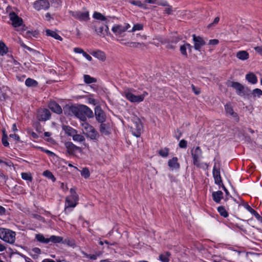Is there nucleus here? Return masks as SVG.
<instances>
[{
  "instance_id": "5fc2aeb1",
  "label": "nucleus",
  "mask_w": 262,
  "mask_h": 262,
  "mask_svg": "<svg viewBox=\"0 0 262 262\" xmlns=\"http://www.w3.org/2000/svg\"><path fill=\"white\" fill-rule=\"evenodd\" d=\"M20 46L21 47H23L24 49H27V50L29 51L30 52H36V50H34L33 49L31 48L30 47L26 46L24 43L21 42L20 43Z\"/></svg>"
},
{
  "instance_id": "052dcab7",
  "label": "nucleus",
  "mask_w": 262,
  "mask_h": 262,
  "mask_svg": "<svg viewBox=\"0 0 262 262\" xmlns=\"http://www.w3.org/2000/svg\"><path fill=\"white\" fill-rule=\"evenodd\" d=\"M219 41L218 39H210L209 42V45H216L219 43Z\"/></svg>"
},
{
  "instance_id": "a878e982",
  "label": "nucleus",
  "mask_w": 262,
  "mask_h": 262,
  "mask_svg": "<svg viewBox=\"0 0 262 262\" xmlns=\"http://www.w3.org/2000/svg\"><path fill=\"white\" fill-rule=\"evenodd\" d=\"M93 17L96 19L104 21L105 24L108 23L109 20L108 19V18L102 15L100 12H95L93 14Z\"/></svg>"
},
{
  "instance_id": "473e14b6",
  "label": "nucleus",
  "mask_w": 262,
  "mask_h": 262,
  "mask_svg": "<svg viewBox=\"0 0 262 262\" xmlns=\"http://www.w3.org/2000/svg\"><path fill=\"white\" fill-rule=\"evenodd\" d=\"M148 95V93L146 91L143 92V94L141 95H135L133 103H139L143 101L146 96Z\"/></svg>"
},
{
  "instance_id": "7c9ffc66",
  "label": "nucleus",
  "mask_w": 262,
  "mask_h": 262,
  "mask_svg": "<svg viewBox=\"0 0 262 262\" xmlns=\"http://www.w3.org/2000/svg\"><path fill=\"white\" fill-rule=\"evenodd\" d=\"M225 110L227 114L232 116L233 117L235 118L237 117V114L234 112L232 107L230 104H226L225 105Z\"/></svg>"
},
{
  "instance_id": "1a4fd4ad",
  "label": "nucleus",
  "mask_w": 262,
  "mask_h": 262,
  "mask_svg": "<svg viewBox=\"0 0 262 262\" xmlns=\"http://www.w3.org/2000/svg\"><path fill=\"white\" fill-rule=\"evenodd\" d=\"M69 13L75 19L81 21H86L90 19L89 11L82 12L80 11H70Z\"/></svg>"
},
{
  "instance_id": "393cba45",
  "label": "nucleus",
  "mask_w": 262,
  "mask_h": 262,
  "mask_svg": "<svg viewBox=\"0 0 262 262\" xmlns=\"http://www.w3.org/2000/svg\"><path fill=\"white\" fill-rule=\"evenodd\" d=\"M236 57L241 60H246L249 59V54L245 50H241L238 51L236 54Z\"/></svg>"
},
{
  "instance_id": "aec40b11",
  "label": "nucleus",
  "mask_w": 262,
  "mask_h": 262,
  "mask_svg": "<svg viewBox=\"0 0 262 262\" xmlns=\"http://www.w3.org/2000/svg\"><path fill=\"white\" fill-rule=\"evenodd\" d=\"M178 161V159L177 157H173L172 159L169 160L168 165L171 169H178L180 168V165Z\"/></svg>"
},
{
  "instance_id": "37998d69",
  "label": "nucleus",
  "mask_w": 262,
  "mask_h": 262,
  "mask_svg": "<svg viewBox=\"0 0 262 262\" xmlns=\"http://www.w3.org/2000/svg\"><path fill=\"white\" fill-rule=\"evenodd\" d=\"M159 154L162 157H167L169 154V149L168 148H165L164 149H160L159 151Z\"/></svg>"
},
{
  "instance_id": "13d9d810",
  "label": "nucleus",
  "mask_w": 262,
  "mask_h": 262,
  "mask_svg": "<svg viewBox=\"0 0 262 262\" xmlns=\"http://www.w3.org/2000/svg\"><path fill=\"white\" fill-rule=\"evenodd\" d=\"M9 137L10 138H12L13 139H14L15 140L17 141H20V138L19 137V136L17 134H10L9 135Z\"/></svg>"
},
{
  "instance_id": "5701e85b",
  "label": "nucleus",
  "mask_w": 262,
  "mask_h": 262,
  "mask_svg": "<svg viewBox=\"0 0 262 262\" xmlns=\"http://www.w3.org/2000/svg\"><path fill=\"white\" fill-rule=\"evenodd\" d=\"M73 140L75 142L82 143L83 145L85 147H88L89 145L85 142V137L80 134H77L75 133L72 137Z\"/></svg>"
},
{
  "instance_id": "0e129e2a",
  "label": "nucleus",
  "mask_w": 262,
  "mask_h": 262,
  "mask_svg": "<svg viewBox=\"0 0 262 262\" xmlns=\"http://www.w3.org/2000/svg\"><path fill=\"white\" fill-rule=\"evenodd\" d=\"M255 51L260 55H262V47H256L254 48Z\"/></svg>"
},
{
  "instance_id": "e433bc0d",
  "label": "nucleus",
  "mask_w": 262,
  "mask_h": 262,
  "mask_svg": "<svg viewBox=\"0 0 262 262\" xmlns=\"http://www.w3.org/2000/svg\"><path fill=\"white\" fill-rule=\"evenodd\" d=\"M8 52V48L6 44L3 41H0V54L3 56L6 54Z\"/></svg>"
},
{
  "instance_id": "f704fd0d",
  "label": "nucleus",
  "mask_w": 262,
  "mask_h": 262,
  "mask_svg": "<svg viewBox=\"0 0 262 262\" xmlns=\"http://www.w3.org/2000/svg\"><path fill=\"white\" fill-rule=\"evenodd\" d=\"M217 210L222 216L224 217H227L228 216V213L224 206H219L217 208Z\"/></svg>"
},
{
  "instance_id": "c85d7f7f",
  "label": "nucleus",
  "mask_w": 262,
  "mask_h": 262,
  "mask_svg": "<svg viewBox=\"0 0 262 262\" xmlns=\"http://www.w3.org/2000/svg\"><path fill=\"white\" fill-rule=\"evenodd\" d=\"M46 35L47 36H51L53 38H54L56 39L59 40H62V38L58 35L56 32L49 30L47 29L46 31Z\"/></svg>"
},
{
  "instance_id": "dca6fc26",
  "label": "nucleus",
  "mask_w": 262,
  "mask_h": 262,
  "mask_svg": "<svg viewBox=\"0 0 262 262\" xmlns=\"http://www.w3.org/2000/svg\"><path fill=\"white\" fill-rule=\"evenodd\" d=\"M86 136L89 138L91 140L96 141H98L99 138V134L98 132L93 126L90 127V129L86 131L85 133Z\"/></svg>"
},
{
  "instance_id": "bb28decb",
  "label": "nucleus",
  "mask_w": 262,
  "mask_h": 262,
  "mask_svg": "<svg viewBox=\"0 0 262 262\" xmlns=\"http://www.w3.org/2000/svg\"><path fill=\"white\" fill-rule=\"evenodd\" d=\"M62 129L64 131L65 133L69 136L73 137L75 133H77V130L76 129L68 125H63L62 126Z\"/></svg>"
},
{
  "instance_id": "f3484780",
  "label": "nucleus",
  "mask_w": 262,
  "mask_h": 262,
  "mask_svg": "<svg viewBox=\"0 0 262 262\" xmlns=\"http://www.w3.org/2000/svg\"><path fill=\"white\" fill-rule=\"evenodd\" d=\"M213 177L214 179V182L216 184L221 186L223 183L222 178L221 177L220 169H217L216 166L214 165L212 171Z\"/></svg>"
},
{
  "instance_id": "cd10ccee",
  "label": "nucleus",
  "mask_w": 262,
  "mask_h": 262,
  "mask_svg": "<svg viewBox=\"0 0 262 262\" xmlns=\"http://www.w3.org/2000/svg\"><path fill=\"white\" fill-rule=\"evenodd\" d=\"M246 80L252 84H255L257 82V79L256 75L253 73L247 74L246 75Z\"/></svg>"
},
{
  "instance_id": "2eb2a0df",
  "label": "nucleus",
  "mask_w": 262,
  "mask_h": 262,
  "mask_svg": "<svg viewBox=\"0 0 262 262\" xmlns=\"http://www.w3.org/2000/svg\"><path fill=\"white\" fill-rule=\"evenodd\" d=\"M195 50L200 51L202 47L205 45V41L200 36H196L195 34L192 35Z\"/></svg>"
},
{
  "instance_id": "f257e3e1",
  "label": "nucleus",
  "mask_w": 262,
  "mask_h": 262,
  "mask_svg": "<svg viewBox=\"0 0 262 262\" xmlns=\"http://www.w3.org/2000/svg\"><path fill=\"white\" fill-rule=\"evenodd\" d=\"M68 109L70 115L75 116L83 122L86 121L87 117L91 118L94 116L93 111L85 105L81 104L77 106L71 105L68 107Z\"/></svg>"
},
{
  "instance_id": "49530a36",
  "label": "nucleus",
  "mask_w": 262,
  "mask_h": 262,
  "mask_svg": "<svg viewBox=\"0 0 262 262\" xmlns=\"http://www.w3.org/2000/svg\"><path fill=\"white\" fill-rule=\"evenodd\" d=\"M43 176L48 177V178L51 179L53 181H55L56 179L52 173L49 171L46 170L43 172Z\"/></svg>"
},
{
  "instance_id": "2f4dec72",
  "label": "nucleus",
  "mask_w": 262,
  "mask_h": 262,
  "mask_svg": "<svg viewBox=\"0 0 262 262\" xmlns=\"http://www.w3.org/2000/svg\"><path fill=\"white\" fill-rule=\"evenodd\" d=\"M2 142L3 145L5 147H8L9 146V143L8 141V136L5 129H3L2 130Z\"/></svg>"
},
{
  "instance_id": "09e8293b",
  "label": "nucleus",
  "mask_w": 262,
  "mask_h": 262,
  "mask_svg": "<svg viewBox=\"0 0 262 262\" xmlns=\"http://www.w3.org/2000/svg\"><path fill=\"white\" fill-rule=\"evenodd\" d=\"M143 29V25L140 24H137L134 25L133 28L129 32H134L137 30H141Z\"/></svg>"
},
{
  "instance_id": "9d476101",
  "label": "nucleus",
  "mask_w": 262,
  "mask_h": 262,
  "mask_svg": "<svg viewBox=\"0 0 262 262\" xmlns=\"http://www.w3.org/2000/svg\"><path fill=\"white\" fill-rule=\"evenodd\" d=\"M51 118V113L47 108H39L37 112V118L39 121H46Z\"/></svg>"
},
{
  "instance_id": "4c0bfd02",
  "label": "nucleus",
  "mask_w": 262,
  "mask_h": 262,
  "mask_svg": "<svg viewBox=\"0 0 262 262\" xmlns=\"http://www.w3.org/2000/svg\"><path fill=\"white\" fill-rule=\"evenodd\" d=\"M251 94L253 98L260 97L262 95V90L259 89H255L251 92H249V95Z\"/></svg>"
},
{
  "instance_id": "0eeeda50",
  "label": "nucleus",
  "mask_w": 262,
  "mask_h": 262,
  "mask_svg": "<svg viewBox=\"0 0 262 262\" xmlns=\"http://www.w3.org/2000/svg\"><path fill=\"white\" fill-rule=\"evenodd\" d=\"M9 18L12 21V25L14 28H18L22 26V30H26V26L24 24L22 18L19 17L14 12L9 13Z\"/></svg>"
},
{
  "instance_id": "79ce46f5",
  "label": "nucleus",
  "mask_w": 262,
  "mask_h": 262,
  "mask_svg": "<svg viewBox=\"0 0 262 262\" xmlns=\"http://www.w3.org/2000/svg\"><path fill=\"white\" fill-rule=\"evenodd\" d=\"M81 175L85 179L88 178L90 176L89 169L86 167L83 168L81 171Z\"/></svg>"
},
{
  "instance_id": "6e6552de",
  "label": "nucleus",
  "mask_w": 262,
  "mask_h": 262,
  "mask_svg": "<svg viewBox=\"0 0 262 262\" xmlns=\"http://www.w3.org/2000/svg\"><path fill=\"white\" fill-rule=\"evenodd\" d=\"M202 150L200 146H196L191 150V154L194 165L198 167H201L200 159L202 157Z\"/></svg>"
},
{
  "instance_id": "de8ad7c7",
  "label": "nucleus",
  "mask_w": 262,
  "mask_h": 262,
  "mask_svg": "<svg viewBox=\"0 0 262 262\" xmlns=\"http://www.w3.org/2000/svg\"><path fill=\"white\" fill-rule=\"evenodd\" d=\"M130 3L135 6H137L140 8H145V5L141 3L140 1H132Z\"/></svg>"
},
{
  "instance_id": "a211bd4d",
  "label": "nucleus",
  "mask_w": 262,
  "mask_h": 262,
  "mask_svg": "<svg viewBox=\"0 0 262 262\" xmlns=\"http://www.w3.org/2000/svg\"><path fill=\"white\" fill-rule=\"evenodd\" d=\"M48 107L53 112L57 114H60L62 113L61 106L54 101L50 102Z\"/></svg>"
},
{
  "instance_id": "a18cd8bd",
  "label": "nucleus",
  "mask_w": 262,
  "mask_h": 262,
  "mask_svg": "<svg viewBox=\"0 0 262 262\" xmlns=\"http://www.w3.org/2000/svg\"><path fill=\"white\" fill-rule=\"evenodd\" d=\"M38 32L36 31H28L26 32V36L27 37H31L32 36L37 37Z\"/></svg>"
},
{
  "instance_id": "6ab92c4d",
  "label": "nucleus",
  "mask_w": 262,
  "mask_h": 262,
  "mask_svg": "<svg viewBox=\"0 0 262 262\" xmlns=\"http://www.w3.org/2000/svg\"><path fill=\"white\" fill-rule=\"evenodd\" d=\"M112 30L116 36L118 37H122L123 33L125 32L123 26L120 25H116L114 26Z\"/></svg>"
},
{
  "instance_id": "39448f33",
  "label": "nucleus",
  "mask_w": 262,
  "mask_h": 262,
  "mask_svg": "<svg viewBox=\"0 0 262 262\" xmlns=\"http://www.w3.org/2000/svg\"><path fill=\"white\" fill-rule=\"evenodd\" d=\"M228 86L235 89L236 94L239 96H243L245 95L249 96V92H251L248 88H245L242 84L238 82L230 81L229 84H228Z\"/></svg>"
},
{
  "instance_id": "f8f14e48",
  "label": "nucleus",
  "mask_w": 262,
  "mask_h": 262,
  "mask_svg": "<svg viewBox=\"0 0 262 262\" xmlns=\"http://www.w3.org/2000/svg\"><path fill=\"white\" fill-rule=\"evenodd\" d=\"M33 7L37 11L47 10L50 7V3L47 0H38L34 3Z\"/></svg>"
},
{
  "instance_id": "774afa93",
  "label": "nucleus",
  "mask_w": 262,
  "mask_h": 262,
  "mask_svg": "<svg viewBox=\"0 0 262 262\" xmlns=\"http://www.w3.org/2000/svg\"><path fill=\"white\" fill-rule=\"evenodd\" d=\"M74 51L76 53L83 54V53L84 52V51L82 49L79 48H75L74 49Z\"/></svg>"
},
{
  "instance_id": "58836bf2",
  "label": "nucleus",
  "mask_w": 262,
  "mask_h": 262,
  "mask_svg": "<svg viewBox=\"0 0 262 262\" xmlns=\"http://www.w3.org/2000/svg\"><path fill=\"white\" fill-rule=\"evenodd\" d=\"M83 78H84V81L85 83H86L87 84L95 83V82H96V81H97V80L96 78L92 77L89 75H84Z\"/></svg>"
},
{
  "instance_id": "8fccbe9b",
  "label": "nucleus",
  "mask_w": 262,
  "mask_h": 262,
  "mask_svg": "<svg viewBox=\"0 0 262 262\" xmlns=\"http://www.w3.org/2000/svg\"><path fill=\"white\" fill-rule=\"evenodd\" d=\"M129 47L132 48H140L143 46H144V44L143 43H140V42H129Z\"/></svg>"
},
{
  "instance_id": "e2e57ef3",
  "label": "nucleus",
  "mask_w": 262,
  "mask_h": 262,
  "mask_svg": "<svg viewBox=\"0 0 262 262\" xmlns=\"http://www.w3.org/2000/svg\"><path fill=\"white\" fill-rule=\"evenodd\" d=\"M28 133L30 134L32 138L36 139L38 138V136L35 132L33 131H29Z\"/></svg>"
},
{
  "instance_id": "b1692460",
  "label": "nucleus",
  "mask_w": 262,
  "mask_h": 262,
  "mask_svg": "<svg viewBox=\"0 0 262 262\" xmlns=\"http://www.w3.org/2000/svg\"><path fill=\"white\" fill-rule=\"evenodd\" d=\"M99 130L101 134L108 135L110 134V126L109 123H101Z\"/></svg>"
},
{
  "instance_id": "412c9836",
  "label": "nucleus",
  "mask_w": 262,
  "mask_h": 262,
  "mask_svg": "<svg viewBox=\"0 0 262 262\" xmlns=\"http://www.w3.org/2000/svg\"><path fill=\"white\" fill-rule=\"evenodd\" d=\"M212 197L213 200L216 203L219 204L220 203L221 200L223 199V193L220 190L214 191L212 193Z\"/></svg>"
},
{
  "instance_id": "680f3d73",
  "label": "nucleus",
  "mask_w": 262,
  "mask_h": 262,
  "mask_svg": "<svg viewBox=\"0 0 262 262\" xmlns=\"http://www.w3.org/2000/svg\"><path fill=\"white\" fill-rule=\"evenodd\" d=\"M253 215L255 217V218L259 222L262 223V216H261L258 212L256 211L254 213Z\"/></svg>"
},
{
  "instance_id": "6e6d98bb",
  "label": "nucleus",
  "mask_w": 262,
  "mask_h": 262,
  "mask_svg": "<svg viewBox=\"0 0 262 262\" xmlns=\"http://www.w3.org/2000/svg\"><path fill=\"white\" fill-rule=\"evenodd\" d=\"M192 90L195 95L200 94L201 91L199 88H196L193 84L191 85Z\"/></svg>"
},
{
  "instance_id": "423d86ee",
  "label": "nucleus",
  "mask_w": 262,
  "mask_h": 262,
  "mask_svg": "<svg viewBox=\"0 0 262 262\" xmlns=\"http://www.w3.org/2000/svg\"><path fill=\"white\" fill-rule=\"evenodd\" d=\"M93 29L100 36H104L109 32V28L107 24H105L104 26L102 25L100 22L95 21L93 23Z\"/></svg>"
},
{
  "instance_id": "ddd939ff",
  "label": "nucleus",
  "mask_w": 262,
  "mask_h": 262,
  "mask_svg": "<svg viewBox=\"0 0 262 262\" xmlns=\"http://www.w3.org/2000/svg\"><path fill=\"white\" fill-rule=\"evenodd\" d=\"M64 146L67 149V151L70 155H75L76 151L81 152V148L80 147L77 146L72 142H66L64 143Z\"/></svg>"
},
{
  "instance_id": "603ef678",
  "label": "nucleus",
  "mask_w": 262,
  "mask_h": 262,
  "mask_svg": "<svg viewBox=\"0 0 262 262\" xmlns=\"http://www.w3.org/2000/svg\"><path fill=\"white\" fill-rule=\"evenodd\" d=\"M82 126L83 129L85 130V133H86V131L90 129V127H93V126L91 125L87 122H85V121L82 123Z\"/></svg>"
},
{
  "instance_id": "4468645a",
  "label": "nucleus",
  "mask_w": 262,
  "mask_h": 262,
  "mask_svg": "<svg viewBox=\"0 0 262 262\" xmlns=\"http://www.w3.org/2000/svg\"><path fill=\"white\" fill-rule=\"evenodd\" d=\"M95 115L96 119L98 122L103 123L105 121V114L99 105L96 106L95 108Z\"/></svg>"
},
{
  "instance_id": "72a5a7b5",
  "label": "nucleus",
  "mask_w": 262,
  "mask_h": 262,
  "mask_svg": "<svg viewBox=\"0 0 262 262\" xmlns=\"http://www.w3.org/2000/svg\"><path fill=\"white\" fill-rule=\"evenodd\" d=\"M124 96H125V98L128 101H129L131 102H134V97H135V95L133 94L131 92L130 90H126L125 91H124Z\"/></svg>"
},
{
  "instance_id": "4be33fe9",
  "label": "nucleus",
  "mask_w": 262,
  "mask_h": 262,
  "mask_svg": "<svg viewBox=\"0 0 262 262\" xmlns=\"http://www.w3.org/2000/svg\"><path fill=\"white\" fill-rule=\"evenodd\" d=\"M91 54L94 57L98 58L102 61H104L106 59V55L105 53L101 50H97L96 51H93L91 53Z\"/></svg>"
},
{
  "instance_id": "4d7b16f0",
  "label": "nucleus",
  "mask_w": 262,
  "mask_h": 262,
  "mask_svg": "<svg viewBox=\"0 0 262 262\" xmlns=\"http://www.w3.org/2000/svg\"><path fill=\"white\" fill-rule=\"evenodd\" d=\"M167 7H168L165 9L164 12L165 13L167 14L168 15H170L172 12V7L170 6L169 5V6H167Z\"/></svg>"
},
{
  "instance_id": "c03bdc74",
  "label": "nucleus",
  "mask_w": 262,
  "mask_h": 262,
  "mask_svg": "<svg viewBox=\"0 0 262 262\" xmlns=\"http://www.w3.org/2000/svg\"><path fill=\"white\" fill-rule=\"evenodd\" d=\"M187 48L185 44L181 46L180 48V51L181 52V54L184 56L185 58L188 57V54L186 51Z\"/></svg>"
},
{
  "instance_id": "338daca9",
  "label": "nucleus",
  "mask_w": 262,
  "mask_h": 262,
  "mask_svg": "<svg viewBox=\"0 0 262 262\" xmlns=\"http://www.w3.org/2000/svg\"><path fill=\"white\" fill-rule=\"evenodd\" d=\"M219 20H220V17H216L214 19L213 21L211 24H210L209 25L208 27H210L211 26H212L213 25L217 24L219 23Z\"/></svg>"
},
{
  "instance_id": "f03ea898",
  "label": "nucleus",
  "mask_w": 262,
  "mask_h": 262,
  "mask_svg": "<svg viewBox=\"0 0 262 262\" xmlns=\"http://www.w3.org/2000/svg\"><path fill=\"white\" fill-rule=\"evenodd\" d=\"M70 195L67 196L65 200L64 212L67 213L71 211L70 208H74L78 204L79 196L76 192L75 187L71 188L70 190Z\"/></svg>"
},
{
  "instance_id": "bf43d9fd",
  "label": "nucleus",
  "mask_w": 262,
  "mask_h": 262,
  "mask_svg": "<svg viewBox=\"0 0 262 262\" xmlns=\"http://www.w3.org/2000/svg\"><path fill=\"white\" fill-rule=\"evenodd\" d=\"M245 208L253 215L256 212V211L251 208L249 205H246Z\"/></svg>"
},
{
  "instance_id": "20e7f679",
  "label": "nucleus",
  "mask_w": 262,
  "mask_h": 262,
  "mask_svg": "<svg viewBox=\"0 0 262 262\" xmlns=\"http://www.w3.org/2000/svg\"><path fill=\"white\" fill-rule=\"evenodd\" d=\"M35 239L39 243L43 244H48L49 242L56 244L61 243L63 240V237L59 236L51 235L50 237L46 238L43 234L38 233L35 235Z\"/></svg>"
},
{
  "instance_id": "7ed1b4c3",
  "label": "nucleus",
  "mask_w": 262,
  "mask_h": 262,
  "mask_svg": "<svg viewBox=\"0 0 262 262\" xmlns=\"http://www.w3.org/2000/svg\"><path fill=\"white\" fill-rule=\"evenodd\" d=\"M15 232L6 228H0V238L12 244L15 241Z\"/></svg>"
},
{
  "instance_id": "c756f323",
  "label": "nucleus",
  "mask_w": 262,
  "mask_h": 262,
  "mask_svg": "<svg viewBox=\"0 0 262 262\" xmlns=\"http://www.w3.org/2000/svg\"><path fill=\"white\" fill-rule=\"evenodd\" d=\"M25 84L28 87L36 88L38 85V83L36 80L28 78L26 80Z\"/></svg>"
},
{
  "instance_id": "ea45409f",
  "label": "nucleus",
  "mask_w": 262,
  "mask_h": 262,
  "mask_svg": "<svg viewBox=\"0 0 262 262\" xmlns=\"http://www.w3.org/2000/svg\"><path fill=\"white\" fill-rule=\"evenodd\" d=\"M81 253L84 257L90 258L92 260H96L98 256L100 255L99 253H96L95 254H88L84 251H81Z\"/></svg>"
},
{
  "instance_id": "3c124183",
  "label": "nucleus",
  "mask_w": 262,
  "mask_h": 262,
  "mask_svg": "<svg viewBox=\"0 0 262 262\" xmlns=\"http://www.w3.org/2000/svg\"><path fill=\"white\" fill-rule=\"evenodd\" d=\"M179 146L180 148H186L187 146V142L184 139H182L180 141Z\"/></svg>"
},
{
  "instance_id": "a19ab883",
  "label": "nucleus",
  "mask_w": 262,
  "mask_h": 262,
  "mask_svg": "<svg viewBox=\"0 0 262 262\" xmlns=\"http://www.w3.org/2000/svg\"><path fill=\"white\" fill-rule=\"evenodd\" d=\"M21 176V178L24 180L29 181L30 182L32 181L33 178L30 173L22 172Z\"/></svg>"
},
{
  "instance_id": "c9c22d12",
  "label": "nucleus",
  "mask_w": 262,
  "mask_h": 262,
  "mask_svg": "<svg viewBox=\"0 0 262 262\" xmlns=\"http://www.w3.org/2000/svg\"><path fill=\"white\" fill-rule=\"evenodd\" d=\"M170 255V254L168 252H164L162 254H161L159 255V259L162 262H169V257Z\"/></svg>"
},
{
  "instance_id": "9b49d317",
  "label": "nucleus",
  "mask_w": 262,
  "mask_h": 262,
  "mask_svg": "<svg viewBox=\"0 0 262 262\" xmlns=\"http://www.w3.org/2000/svg\"><path fill=\"white\" fill-rule=\"evenodd\" d=\"M142 129L143 125L140 119H137V120L134 122L133 126L131 127L132 134L134 136L139 137Z\"/></svg>"
},
{
  "instance_id": "69168bd1",
  "label": "nucleus",
  "mask_w": 262,
  "mask_h": 262,
  "mask_svg": "<svg viewBox=\"0 0 262 262\" xmlns=\"http://www.w3.org/2000/svg\"><path fill=\"white\" fill-rule=\"evenodd\" d=\"M82 55L89 61H91L92 60V57L90 55L87 54L84 51Z\"/></svg>"
},
{
  "instance_id": "864d4df0",
  "label": "nucleus",
  "mask_w": 262,
  "mask_h": 262,
  "mask_svg": "<svg viewBox=\"0 0 262 262\" xmlns=\"http://www.w3.org/2000/svg\"><path fill=\"white\" fill-rule=\"evenodd\" d=\"M40 149L46 153L47 155H48L49 156H54L55 155V154L54 152H53L52 151L48 150V149H45L43 147H39Z\"/></svg>"
}]
</instances>
